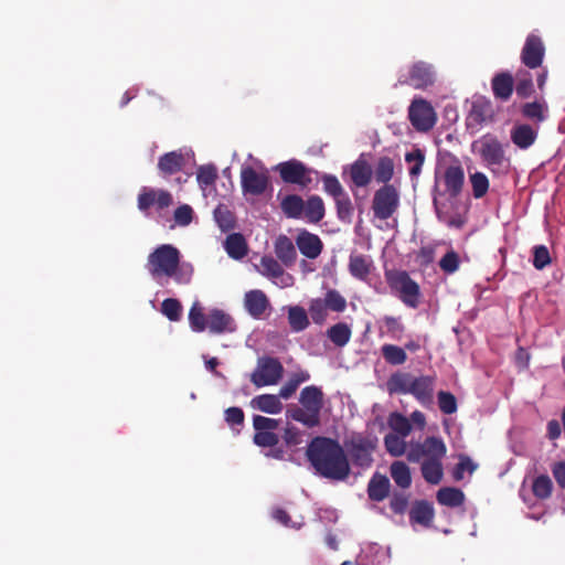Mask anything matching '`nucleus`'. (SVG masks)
Returning a JSON list of instances; mask_svg holds the SVG:
<instances>
[{"instance_id": "4468645a", "label": "nucleus", "mask_w": 565, "mask_h": 565, "mask_svg": "<svg viewBox=\"0 0 565 565\" xmlns=\"http://www.w3.org/2000/svg\"><path fill=\"white\" fill-rule=\"evenodd\" d=\"M276 171L279 172L281 180L285 183L297 184L301 188H307L312 179L310 177L311 169H309L303 162L291 159L285 162H280L276 166Z\"/></svg>"}, {"instance_id": "7c9ffc66", "label": "nucleus", "mask_w": 565, "mask_h": 565, "mask_svg": "<svg viewBox=\"0 0 565 565\" xmlns=\"http://www.w3.org/2000/svg\"><path fill=\"white\" fill-rule=\"evenodd\" d=\"M224 248L233 259H242L248 252L246 239L241 233L230 234L224 242Z\"/></svg>"}, {"instance_id": "4c0bfd02", "label": "nucleus", "mask_w": 565, "mask_h": 565, "mask_svg": "<svg viewBox=\"0 0 565 565\" xmlns=\"http://www.w3.org/2000/svg\"><path fill=\"white\" fill-rule=\"evenodd\" d=\"M515 93L520 98H529L534 93L532 74L525 70H519L514 81Z\"/></svg>"}, {"instance_id": "79ce46f5", "label": "nucleus", "mask_w": 565, "mask_h": 565, "mask_svg": "<svg viewBox=\"0 0 565 565\" xmlns=\"http://www.w3.org/2000/svg\"><path fill=\"white\" fill-rule=\"evenodd\" d=\"M375 180L383 185L390 184L394 175V161L390 157H381L375 166Z\"/></svg>"}, {"instance_id": "6e6d98bb", "label": "nucleus", "mask_w": 565, "mask_h": 565, "mask_svg": "<svg viewBox=\"0 0 565 565\" xmlns=\"http://www.w3.org/2000/svg\"><path fill=\"white\" fill-rule=\"evenodd\" d=\"M161 312L170 321H179L182 316V306L178 299L167 298L161 303Z\"/></svg>"}, {"instance_id": "69168bd1", "label": "nucleus", "mask_w": 565, "mask_h": 565, "mask_svg": "<svg viewBox=\"0 0 565 565\" xmlns=\"http://www.w3.org/2000/svg\"><path fill=\"white\" fill-rule=\"evenodd\" d=\"M477 469V465L467 456H461L459 462L456 465L452 477L456 481H460L463 479V472L468 471L469 473H473Z\"/></svg>"}, {"instance_id": "a878e982", "label": "nucleus", "mask_w": 565, "mask_h": 565, "mask_svg": "<svg viewBox=\"0 0 565 565\" xmlns=\"http://www.w3.org/2000/svg\"><path fill=\"white\" fill-rule=\"evenodd\" d=\"M435 516L434 507L426 500L416 501L409 511L412 523L429 527Z\"/></svg>"}, {"instance_id": "20e7f679", "label": "nucleus", "mask_w": 565, "mask_h": 565, "mask_svg": "<svg viewBox=\"0 0 565 565\" xmlns=\"http://www.w3.org/2000/svg\"><path fill=\"white\" fill-rule=\"evenodd\" d=\"M299 404L290 405L286 411V417L302 424L308 428L320 425V414L324 405V394L321 387L309 385L301 390Z\"/></svg>"}, {"instance_id": "a18cd8bd", "label": "nucleus", "mask_w": 565, "mask_h": 565, "mask_svg": "<svg viewBox=\"0 0 565 565\" xmlns=\"http://www.w3.org/2000/svg\"><path fill=\"white\" fill-rule=\"evenodd\" d=\"M381 353L386 363L391 365H402L407 361L405 349L395 344L382 345Z\"/></svg>"}, {"instance_id": "0e129e2a", "label": "nucleus", "mask_w": 565, "mask_h": 565, "mask_svg": "<svg viewBox=\"0 0 565 565\" xmlns=\"http://www.w3.org/2000/svg\"><path fill=\"white\" fill-rule=\"evenodd\" d=\"M551 264V256L545 245H536L533 247V266L541 270Z\"/></svg>"}, {"instance_id": "2f4dec72", "label": "nucleus", "mask_w": 565, "mask_h": 565, "mask_svg": "<svg viewBox=\"0 0 565 565\" xmlns=\"http://www.w3.org/2000/svg\"><path fill=\"white\" fill-rule=\"evenodd\" d=\"M390 492V480L386 476L375 473L367 486L369 498L373 501H383Z\"/></svg>"}, {"instance_id": "473e14b6", "label": "nucleus", "mask_w": 565, "mask_h": 565, "mask_svg": "<svg viewBox=\"0 0 565 565\" xmlns=\"http://www.w3.org/2000/svg\"><path fill=\"white\" fill-rule=\"evenodd\" d=\"M420 471L426 482L440 483L444 477L443 459L423 460Z\"/></svg>"}, {"instance_id": "37998d69", "label": "nucleus", "mask_w": 565, "mask_h": 565, "mask_svg": "<svg viewBox=\"0 0 565 565\" xmlns=\"http://www.w3.org/2000/svg\"><path fill=\"white\" fill-rule=\"evenodd\" d=\"M288 322L294 332L303 331L309 326L306 310L300 306L290 307L288 309Z\"/></svg>"}, {"instance_id": "72a5a7b5", "label": "nucleus", "mask_w": 565, "mask_h": 565, "mask_svg": "<svg viewBox=\"0 0 565 565\" xmlns=\"http://www.w3.org/2000/svg\"><path fill=\"white\" fill-rule=\"evenodd\" d=\"M326 213L323 200L319 195H311L305 202V217L310 223H319Z\"/></svg>"}, {"instance_id": "39448f33", "label": "nucleus", "mask_w": 565, "mask_h": 565, "mask_svg": "<svg viewBox=\"0 0 565 565\" xmlns=\"http://www.w3.org/2000/svg\"><path fill=\"white\" fill-rule=\"evenodd\" d=\"M385 279L392 292L409 308H417L420 302L419 285L405 270H386Z\"/></svg>"}, {"instance_id": "c756f323", "label": "nucleus", "mask_w": 565, "mask_h": 565, "mask_svg": "<svg viewBox=\"0 0 565 565\" xmlns=\"http://www.w3.org/2000/svg\"><path fill=\"white\" fill-rule=\"evenodd\" d=\"M372 268V259L361 254H351L349 258V273L359 280H365Z\"/></svg>"}, {"instance_id": "c9c22d12", "label": "nucleus", "mask_w": 565, "mask_h": 565, "mask_svg": "<svg viewBox=\"0 0 565 565\" xmlns=\"http://www.w3.org/2000/svg\"><path fill=\"white\" fill-rule=\"evenodd\" d=\"M280 209L288 218H299L303 213L305 201L297 194H288L281 200Z\"/></svg>"}, {"instance_id": "c85d7f7f", "label": "nucleus", "mask_w": 565, "mask_h": 565, "mask_svg": "<svg viewBox=\"0 0 565 565\" xmlns=\"http://www.w3.org/2000/svg\"><path fill=\"white\" fill-rule=\"evenodd\" d=\"M275 254L277 258L287 267L291 266L296 258H297V252L295 248V245L292 241L286 236L280 235L277 237L275 242Z\"/></svg>"}, {"instance_id": "f8f14e48", "label": "nucleus", "mask_w": 565, "mask_h": 565, "mask_svg": "<svg viewBox=\"0 0 565 565\" xmlns=\"http://www.w3.org/2000/svg\"><path fill=\"white\" fill-rule=\"evenodd\" d=\"M174 200L171 192L150 186L141 188L137 198V206L142 213H148L151 207L161 213L172 206Z\"/></svg>"}, {"instance_id": "8fccbe9b", "label": "nucleus", "mask_w": 565, "mask_h": 565, "mask_svg": "<svg viewBox=\"0 0 565 565\" xmlns=\"http://www.w3.org/2000/svg\"><path fill=\"white\" fill-rule=\"evenodd\" d=\"M259 271L268 278H278L285 273L281 265L271 256L262 257Z\"/></svg>"}, {"instance_id": "2eb2a0df", "label": "nucleus", "mask_w": 565, "mask_h": 565, "mask_svg": "<svg viewBox=\"0 0 565 565\" xmlns=\"http://www.w3.org/2000/svg\"><path fill=\"white\" fill-rule=\"evenodd\" d=\"M270 184L267 171H257L250 166L241 170V186L244 194L263 195Z\"/></svg>"}, {"instance_id": "0eeeda50", "label": "nucleus", "mask_w": 565, "mask_h": 565, "mask_svg": "<svg viewBox=\"0 0 565 565\" xmlns=\"http://www.w3.org/2000/svg\"><path fill=\"white\" fill-rule=\"evenodd\" d=\"M377 445V439L354 435L345 441L347 451L354 466L366 469L373 463V451Z\"/></svg>"}, {"instance_id": "f3484780", "label": "nucleus", "mask_w": 565, "mask_h": 565, "mask_svg": "<svg viewBox=\"0 0 565 565\" xmlns=\"http://www.w3.org/2000/svg\"><path fill=\"white\" fill-rule=\"evenodd\" d=\"M480 157L489 167H501L505 161V154L501 142L495 137L484 136L480 140Z\"/></svg>"}, {"instance_id": "6ab92c4d", "label": "nucleus", "mask_w": 565, "mask_h": 565, "mask_svg": "<svg viewBox=\"0 0 565 565\" xmlns=\"http://www.w3.org/2000/svg\"><path fill=\"white\" fill-rule=\"evenodd\" d=\"M296 245L300 253L310 259L319 257L323 249V243L320 237L306 230L297 235Z\"/></svg>"}, {"instance_id": "393cba45", "label": "nucleus", "mask_w": 565, "mask_h": 565, "mask_svg": "<svg viewBox=\"0 0 565 565\" xmlns=\"http://www.w3.org/2000/svg\"><path fill=\"white\" fill-rule=\"evenodd\" d=\"M249 405L253 409L270 415L279 414L284 408L280 397L274 394L257 395L250 399Z\"/></svg>"}, {"instance_id": "aec40b11", "label": "nucleus", "mask_w": 565, "mask_h": 565, "mask_svg": "<svg viewBox=\"0 0 565 565\" xmlns=\"http://www.w3.org/2000/svg\"><path fill=\"white\" fill-rule=\"evenodd\" d=\"M206 329H209L211 333L221 334L234 332L236 324L228 313L221 309H213L207 313Z\"/></svg>"}, {"instance_id": "9d476101", "label": "nucleus", "mask_w": 565, "mask_h": 565, "mask_svg": "<svg viewBox=\"0 0 565 565\" xmlns=\"http://www.w3.org/2000/svg\"><path fill=\"white\" fill-rule=\"evenodd\" d=\"M436 82V72L431 64L417 61L413 63L407 74H402L398 77L399 85H407L415 89H426L433 86Z\"/></svg>"}, {"instance_id": "4d7b16f0", "label": "nucleus", "mask_w": 565, "mask_h": 565, "mask_svg": "<svg viewBox=\"0 0 565 565\" xmlns=\"http://www.w3.org/2000/svg\"><path fill=\"white\" fill-rule=\"evenodd\" d=\"M472 193L476 199L484 196L489 190V180L482 172H476L470 175Z\"/></svg>"}, {"instance_id": "de8ad7c7", "label": "nucleus", "mask_w": 565, "mask_h": 565, "mask_svg": "<svg viewBox=\"0 0 565 565\" xmlns=\"http://www.w3.org/2000/svg\"><path fill=\"white\" fill-rule=\"evenodd\" d=\"M405 437L393 433L387 434L384 437V446L386 451L393 457H401L406 452Z\"/></svg>"}, {"instance_id": "680f3d73", "label": "nucleus", "mask_w": 565, "mask_h": 565, "mask_svg": "<svg viewBox=\"0 0 565 565\" xmlns=\"http://www.w3.org/2000/svg\"><path fill=\"white\" fill-rule=\"evenodd\" d=\"M282 439L287 447H296L302 443V431L295 425L287 423L284 428Z\"/></svg>"}, {"instance_id": "774afa93", "label": "nucleus", "mask_w": 565, "mask_h": 565, "mask_svg": "<svg viewBox=\"0 0 565 565\" xmlns=\"http://www.w3.org/2000/svg\"><path fill=\"white\" fill-rule=\"evenodd\" d=\"M552 475L561 489H565V460L555 461L551 465Z\"/></svg>"}, {"instance_id": "f03ea898", "label": "nucleus", "mask_w": 565, "mask_h": 565, "mask_svg": "<svg viewBox=\"0 0 565 565\" xmlns=\"http://www.w3.org/2000/svg\"><path fill=\"white\" fill-rule=\"evenodd\" d=\"M436 376L422 375L413 376L411 373L396 372L390 376L386 386L391 395L411 394L422 405L427 406L433 403Z\"/></svg>"}, {"instance_id": "bf43d9fd", "label": "nucleus", "mask_w": 565, "mask_h": 565, "mask_svg": "<svg viewBox=\"0 0 565 565\" xmlns=\"http://www.w3.org/2000/svg\"><path fill=\"white\" fill-rule=\"evenodd\" d=\"M217 179V170L213 164L201 166L198 169L196 180L202 188L210 186Z\"/></svg>"}, {"instance_id": "5fc2aeb1", "label": "nucleus", "mask_w": 565, "mask_h": 565, "mask_svg": "<svg viewBox=\"0 0 565 565\" xmlns=\"http://www.w3.org/2000/svg\"><path fill=\"white\" fill-rule=\"evenodd\" d=\"M322 300L326 302L328 309L334 312H343L347 308L345 298L335 289L328 290Z\"/></svg>"}, {"instance_id": "cd10ccee", "label": "nucleus", "mask_w": 565, "mask_h": 565, "mask_svg": "<svg viewBox=\"0 0 565 565\" xmlns=\"http://www.w3.org/2000/svg\"><path fill=\"white\" fill-rule=\"evenodd\" d=\"M372 168L370 163L360 157L350 167V178L353 184L358 188H364L370 184L372 180Z\"/></svg>"}, {"instance_id": "423d86ee", "label": "nucleus", "mask_w": 565, "mask_h": 565, "mask_svg": "<svg viewBox=\"0 0 565 565\" xmlns=\"http://www.w3.org/2000/svg\"><path fill=\"white\" fill-rule=\"evenodd\" d=\"M408 119L416 131L428 132L437 122V114L428 100L415 97L408 107Z\"/></svg>"}, {"instance_id": "bb28decb", "label": "nucleus", "mask_w": 565, "mask_h": 565, "mask_svg": "<svg viewBox=\"0 0 565 565\" xmlns=\"http://www.w3.org/2000/svg\"><path fill=\"white\" fill-rule=\"evenodd\" d=\"M537 138V131L529 124H518L511 130V140L520 149L530 148Z\"/></svg>"}, {"instance_id": "603ef678", "label": "nucleus", "mask_w": 565, "mask_h": 565, "mask_svg": "<svg viewBox=\"0 0 565 565\" xmlns=\"http://www.w3.org/2000/svg\"><path fill=\"white\" fill-rule=\"evenodd\" d=\"M405 161L411 163L409 175L412 178H417L422 172V167L425 161V153L419 148H414L412 151L405 154Z\"/></svg>"}, {"instance_id": "49530a36", "label": "nucleus", "mask_w": 565, "mask_h": 565, "mask_svg": "<svg viewBox=\"0 0 565 565\" xmlns=\"http://www.w3.org/2000/svg\"><path fill=\"white\" fill-rule=\"evenodd\" d=\"M387 424L396 435H401L402 437H407L412 431L409 418L397 412L390 414Z\"/></svg>"}, {"instance_id": "338daca9", "label": "nucleus", "mask_w": 565, "mask_h": 565, "mask_svg": "<svg viewBox=\"0 0 565 565\" xmlns=\"http://www.w3.org/2000/svg\"><path fill=\"white\" fill-rule=\"evenodd\" d=\"M174 222L180 226H188L193 218V210L190 205L183 204L175 209L173 213Z\"/></svg>"}, {"instance_id": "e433bc0d", "label": "nucleus", "mask_w": 565, "mask_h": 565, "mask_svg": "<svg viewBox=\"0 0 565 565\" xmlns=\"http://www.w3.org/2000/svg\"><path fill=\"white\" fill-rule=\"evenodd\" d=\"M352 335L351 328L345 322H338L327 330L328 339L337 347H344Z\"/></svg>"}, {"instance_id": "f704fd0d", "label": "nucleus", "mask_w": 565, "mask_h": 565, "mask_svg": "<svg viewBox=\"0 0 565 565\" xmlns=\"http://www.w3.org/2000/svg\"><path fill=\"white\" fill-rule=\"evenodd\" d=\"M437 501L439 504L457 508L465 502V493L458 488L445 487L437 491Z\"/></svg>"}, {"instance_id": "58836bf2", "label": "nucleus", "mask_w": 565, "mask_h": 565, "mask_svg": "<svg viewBox=\"0 0 565 565\" xmlns=\"http://www.w3.org/2000/svg\"><path fill=\"white\" fill-rule=\"evenodd\" d=\"M532 493L539 500H547L553 493V481L547 475H540L532 481Z\"/></svg>"}, {"instance_id": "9b49d317", "label": "nucleus", "mask_w": 565, "mask_h": 565, "mask_svg": "<svg viewBox=\"0 0 565 565\" xmlns=\"http://www.w3.org/2000/svg\"><path fill=\"white\" fill-rule=\"evenodd\" d=\"M447 447L439 437L430 436L425 438L423 443L411 444L406 454L409 462H419L423 460L444 459Z\"/></svg>"}, {"instance_id": "864d4df0", "label": "nucleus", "mask_w": 565, "mask_h": 565, "mask_svg": "<svg viewBox=\"0 0 565 565\" xmlns=\"http://www.w3.org/2000/svg\"><path fill=\"white\" fill-rule=\"evenodd\" d=\"M334 203L338 218L344 223H351L354 207L348 193L343 198L335 199Z\"/></svg>"}, {"instance_id": "1a4fd4ad", "label": "nucleus", "mask_w": 565, "mask_h": 565, "mask_svg": "<svg viewBox=\"0 0 565 565\" xmlns=\"http://www.w3.org/2000/svg\"><path fill=\"white\" fill-rule=\"evenodd\" d=\"M284 374V366L280 361L271 356H263L257 361V366L250 374V382L256 387L277 384Z\"/></svg>"}, {"instance_id": "e2e57ef3", "label": "nucleus", "mask_w": 565, "mask_h": 565, "mask_svg": "<svg viewBox=\"0 0 565 565\" xmlns=\"http://www.w3.org/2000/svg\"><path fill=\"white\" fill-rule=\"evenodd\" d=\"M459 256L455 250H448L439 260L440 269L446 274H454L459 269Z\"/></svg>"}, {"instance_id": "a211bd4d", "label": "nucleus", "mask_w": 565, "mask_h": 565, "mask_svg": "<svg viewBox=\"0 0 565 565\" xmlns=\"http://www.w3.org/2000/svg\"><path fill=\"white\" fill-rule=\"evenodd\" d=\"M441 181L445 193L450 198H457L461 193L465 183V171L461 164L456 161L447 166L443 172Z\"/></svg>"}, {"instance_id": "f257e3e1", "label": "nucleus", "mask_w": 565, "mask_h": 565, "mask_svg": "<svg viewBox=\"0 0 565 565\" xmlns=\"http://www.w3.org/2000/svg\"><path fill=\"white\" fill-rule=\"evenodd\" d=\"M315 471L327 479L342 481L350 476V461L337 439L317 436L311 439L306 451Z\"/></svg>"}, {"instance_id": "7ed1b4c3", "label": "nucleus", "mask_w": 565, "mask_h": 565, "mask_svg": "<svg viewBox=\"0 0 565 565\" xmlns=\"http://www.w3.org/2000/svg\"><path fill=\"white\" fill-rule=\"evenodd\" d=\"M181 254L177 247L162 244L149 254L147 268L153 278L161 276L171 277L178 284L190 282V274L180 269Z\"/></svg>"}, {"instance_id": "ea45409f", "label": "nucleus", "mask_w": 565, "mask_h": 565, "mask_svg": "<svg viewBox=\"0 0 565 565\" xmlns=\"http://www.w3.org/2000/svg\"><path fill=\"white\" fill-rule=\"evenodd\" d=\"M391 477L402 489H407L412 484L409 467L404 461H394L390 468Z\"/></svg>"}, {"instance_id": "c03bdc74", "label": "nucleus", "mask_w": 565, "mask_h": 565, "mask_svg": "<svg viewBox=\"0 0 565 565\" xmlns=\"http://www.w3.org/2000/svg\"><path fill=\"white\" fill-rule=\"evenodd\" d=\"M214 220L222 232H230L236 225L235 215L230 211V209L220 204L214 210Z\"/></svg>"}, {"instance_id": "4be33fe9", "label": "nucleus", "mask_w": 565, "mask_h": 565, "mask_svg": "<svg viewBox=\"0 0 565 565\" xmlns=\"http://www.w3.org/2000/svg\"><path fill=\"white\" fill-rule=\"evenodd\" d=\"M246 311L255 319H259L269 307V300L259 289L249 290L244 296Z\"/></svg>"}, {"instance_id": "6e6552de", "label": "nucleus", "mask_w": 565, "mask_h": 565, "mask_svg": "<svg viewBox=\"0 0 565 565\" xmlns=\"http://www.w3.org/2000/svg\"><path fill=\"white\" fill-rule=\"evenodd\" d=\"M399 206V192L393 184H386L375 191L372 210L379 220H388Z\"/></svg>"}, {"instance_id": "ddd939ff", "label": "nucleus", "mask_w": 565, "mask_h": 565, "mask_svg": "<svg viewBox=\"0 0 565 565\" xmlns=\"http://www.w3.org/2000/svg\"><path fill=\"white\" fill-rule=\"evenodd\" d=\"M279 419L265 417L262 415L253 416V428L255 430L253 441L258 447L273 448L278 445L279 436L275 433L278 428Z\"/></svg>"}, {"instance_id": "412c9836", "label": "nucleus", "mask_w": 565, "mask_h": 565, "mask_svg": "<svg viewBox=\"0 0 565 565\" xmlns=\"http://www.w3.org/2000/svg\"><path fill=\"white\" fill-rule=\"evenodd\" d=\"M491 88L495 99L508 102L514 90V78L509 72L497 73L491 79Z\"/></svg>"}, {"instance_id": "3c124183", "label": "nucleus", "mask_w": 565, "mask_h": 565, "mask_svg": "<svg viewBox=\"0 0 565 565\" xmlns=\"http://www.w3.org/2000/svg\"><path fill=\"white\" fill-rule=\"evenodd\" d=\"M321 181L323 183V190L327 194L333 198V200L343 198L347 192L344 191L342 184L338 180V178L333 174H323L321 177Z\"/></svg>"}, {"instance_id": "052dcab7", "label": "nucleus", "mask_w": 565, "mask_h": 565, "mask_svg": "<svg viewBox=\"0 0 565 565\" xmlns=\"http://www.w3.org/2000/svg\"><path fill=\"white\" fill-rule=\"evenodd\" d=\"M328 307L321 298L312 299L309 305V313L312 321L317 324L324 322Z\"/></svg>"}, {"instance_id": "dca6fc26", "label": "nucleus", "mask_w": 565, "mask_h": 565, "mask_svg": "<svg viewBox=\"0 0 565 565\" xmlns=\"http://www.w3.org/2000/svg\"><path fill=\"white\" fill-rule=\"evenodd\" d=\"M545 55V46L536 34H529L521 51V62L529 68L541 67Z\"/></svg>"}, {"instance_id": "13d9d810", "label": "nucleus", "mask_w": 565, "mask_h": 565, "mask_svg": "<svg viewBox=\"0 0 565 565\" xmlns=\"http://www.w3.org/2000/svg\"><path fill=\"white\" fill-rule=\"evenodd\" d=\"M438 407L441 413L451 415L457 412V399L454 394L446 391H439L437 394Z\"/></svg>"}, {"instance_id": "09e8293b", "label": "nucleus", "mask_w": 565, "mask_h": 565, "mask_svg": "<svg viewBox=\"0 0 565 565\" xmlns=\"http://www.w3.org/2000/svg\"><path fill=\"white\" fill-rule=\"evenodd\" d=\"M189 322L191 329L195 332H203L206 330L207 315H204L203 309L199 302H194L190 308Z\"/></svg>"}, {"instance_id": "5701e85b", "label": "nucleus", "mask_w": 565, "mask_h": 565, "mask_svg": "<svg viewBox=\"0 0 565 565\" xmlns=\"http://www.w3.org/2000/svg\"><path fill=\"white\" fill-rule=\"evenodd\" d=\"M494 110L492 103L484 98L480 97L472 102L471 109L468 115V120L470 122L481 126L483 124L490 122L493 119Z\"/></svg>"}, {"instance_id": "b1692460", "label": "nucleus", "mask_w": 565, "mask_h": 565, "mask_svg": "<svg viewBox=\"0 0 565 565\" xmlns=\"http://www.w3.org/2000/svg\"><path fill=\"white\" fill-rule=\"evenodd\" d=\"M185 166V157L181 150L162 154L158 160V169L164 177L180 172Z\"/></svg>"}, {"instance_id": "a19ab883", "label": "nucleus", "mask_w": 565, "mask_h": 565, "mask_svg": "<svg viewBox=\"0 0 565 565\" xmlns=\"http://www.w3.org/2000/svg\"><path fill=\"white\" fill-rule=\"evenodd\" d=\"M546 113L547 106L545 103L541 102L525 103L521 107L522 116L535 122L544 121L546 119Z\"/></svg>"}]
</instances>
